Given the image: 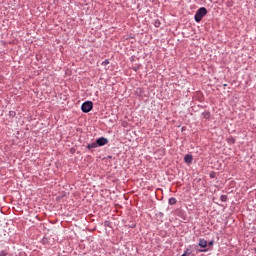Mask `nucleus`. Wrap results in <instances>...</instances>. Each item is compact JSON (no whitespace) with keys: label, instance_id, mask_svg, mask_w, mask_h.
<instances>
[{"label":"nucleus","instance_id":"nucleus-10","mask_svg":"<svg viewBox=\"0 0 256 256\" xmlns=\"http://www.w3.org/2000/svg\"><path fill=\"white\" fill-rule=\"evenodd\" d=\"M229 142H230V143H235V139L230 138V139H229Z\"/></svg>","mask_w":256,"mask_h":256},{"label":"nucleus","instance_id":"nucleus-11","mask_svg":"<svg viewBox=\"0 0 256 256\" xmlns=\"http://www.w3.org/2000/svg\"><path fill=\"white\" fill-rule=\"evenodd\" d=\"M205 118L209 119V113H205Z\"/></svg>","mask_w":256,"mask_h":256},{"label":"nucleus","instance_id":"nucleus-4","mask_svg":"<svg viewBox=\"0 0 256 256\" xmlns=\"http://www.w3.org/2000/svg\"><path fill=\"white\" fill-rule=\"evenodd\" d=\"M184 161H185V163L190 165V163H193V156L190 155V154H186L185 157H184Z\"/></svg>","mask_w":256,"mask_h":256},{"label":"nucleus","instance_id":"nucleus-1","mask_svg":"<svg viewBox=\"0 0 256 256\" xmlns=\"http://www.w3.org/2000/svg\"><path fill=\"white\" fill-rule=\"evenodd\" d=\"M205 15H207V8L201 7L200 9H198L194 16L196 23H201V21H202L203 17H205Z\"/></svg>","mask_w":256,"mask_h":256},{"label":"nucleus","instance_id":"nucleus-8","mask_svg":"<svg viewBox=\"0 0 256 256\" xmlns=\"http://www.w3.org/2000/svg\"><path fill=\"white\" fill-rule=\"evenodd\" d=\"M102 65H109V60H105L104 62H102Z\"/></svg>","mask_w":256,"mask_h":256},{"label":"nucleus","instance_id":"nucleus-6","mask_svg":"<svg viewBox=\"0 0 256 256\" xmlns=\"http://www.w3.org/2000/svg\"><path fill=\"white\" fill-rule=\"evenodd\" d=\"M96 147H99L97 142H93L91 144H88L87 149H96Z\"/></svg>","mask_w":256,"mask_h":256},{"label":"nucleus","instance_id":"nucleus-9","mask_svg":"<svg viewBox=\"0 0 256 256\" xmlns=\"http://www.w3.org/2000/svg\"><path fill=\"white\" fill-rule=\"evenodd\" d=\"M0 256H7V253H5V251H1Z\"/></svg>","mask_w":256,"mask_h":256},{"label":"nucleus","instance_id":"nucleus-2","mask_svg":"<svg viewBox=\"0 0 256 256\" xmlns=\"http://www.w3.org/2000/svg\"><path fill=\"white\" fill-rule=\"evenodd\" d=\"M81 109L83 113H89V111L93 109V102L91 101L84 102L81 106Z\"/></svg>","mask_w":256,"mask_h":256},{"label":"nucleus","instance_id":"nucleus-5","mask_svg":"<svg viewBox=\"0 0 256 256\" xmlns=\"http://www.w3.org/2000/svg\"><path fill=\"white\" fill-rule=\"evenodd\" d=\"M199 247H201L202 249H205V247H207V240H205V239H200V241H199Z\"/></svg>","mask_w":256,"mask_h":256},{"label":"nucleus","instance_id":"nucleus-3","mask_svg":"<svg viewBox=\"0 0 256 256\" xmlns=\"http://www.w3.org/2000/svg\"><path fill=\"white\" fill-rule=\"evenodd\" d=\"M96 143L98 147H103V145H107V143H109V140H107L105 137H101L96 140Z\"/></svg>","mask_w":256,"mask_h":256},{"label":"nucleus","instance_id":"nucleus-12","mask_svg":"<svg viewBox=\"0 0 256 256\" xmlns=\"http://www.w3.org/2000/svg\"><path fill=\"white\" fill-rule=\"evenodd\" d=\"M10 115H15V112H10Z\"/></svg>","mask_w":256,"mask_h":256},{"label":"nucleus","instance_id":"nucleus-13","mask_svg":"<svg viewBox=\"0 0 256 256\" xmlns=\"http://www.w3.org/2000/svg\"><path fill=\"white\" fill-rule=\"evenodd\" d=\"M210 245H213V242H210Z\"/></svg>","mask_w":256,"mask_h":256},{"label":"nucleus","instance_id":"nucleus-7","mask_svg":"<svg viewBox=\"0 0 256 256\" xmlns=\"http://www.w3.org/2000/svg\"><path fill=\"white\" fill-rule=\"evenodd\" d=\"M168 203H169V205H175V203H177V199L174 198V197H172V198H170V199L168 200Z\"/></svg>","mask_w":256,"mask_h":256}]
</instances>
